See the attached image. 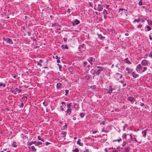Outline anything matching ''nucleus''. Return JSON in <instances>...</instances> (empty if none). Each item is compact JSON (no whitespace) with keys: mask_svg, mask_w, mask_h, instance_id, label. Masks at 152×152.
Instances as JSON below:
<instances>
[{"mask_svg":"<svg viewBox=\"0 0 152 152\" xmlns=\"http://www.w3.org/2000/svg\"><path fill=\"white\" fill-rule=\"evenodd\" d=\"M147 69V68L144 66L142 65L141 64H138L137 66L136 70L137 72H143Z\"/></svg>","mask_w":152,"mask_h":152,"instance_id":"f257e3e1","label":"nucleus"},{"mask_svg":"<svg viewBox=\"0 0 152 152\" xmlns=\"http://www.w3.org/2000/svg\"><path fill=\"white\" fill-rule=\"evenodd\" d=\"M39 65L40 66H44L45 65V64L48 63V60L43 58L42 59L39 60Z\"/></svg>","mask_w":152,"mask_h":152,"instance_id":"f03ea898","label":"nucleus"},{"mask_svg":"<svg viewBox=\"0 0 152 152\" xmlns=\"http://www.w3.org/2000/svg\"><path fill=\"white\" fill-rule=\"evenodd\" d=\"M127 99L132 104L134 103L135 104H136L137 103V102L135 99L132 97L129 96L127 98Z\"/></svg>","mask_w":152,"mask_h":152,"instance_id":"7ed1b4c3","label":"nucleus"},{"mask_svg":"<svg viewBox=\"0 0 152 152\" xmlns=\"http://www.w3.org/2000/svg\"><path fill=\"white\" fill-rule=\"evenodd\" d=\"M3 40L4 41L6 42L7 43H9V44L12 45L13 44L12 40L10 38L5 39L4 38Z\"/></svg>","mask_w":152,"mask_h":152,"instance_id":"20e7f679","label":"nucleus"},{"mask_svg":"<svg viewBox=\"0 0 152 152\" xmlns=\"http://www.w3.org/2000/svg\"><path fill=\"white\" fill-rule=\"evenodd\" d=\"M122 77V75L121 73H119L117 72L115 74V77L117 80L121 79Z\"/></svg>","mask_w":152,"mask_h":152,"instance_id":"39448f33","label":"nucleus"},{"mask_svg":"<svg viewBox=\"0 0 152 152\" xmlns=\"http://www.w3.org/2000/svg\"><path fill=\"white\" fill-rule=\"evenodd\" d=\"M21 90L19 89L18 88H15L14 90L12 91V93L14 94H16L17 93H19L21 92Z\"/></svg>","mask_w":152,"mask_h":152,"instance_id":"423d86ee","label":"nucleus"},{"mask_svg":"<svg viewBox=\"0 0 152 152\" xmlns=\"http://www.w3.org/2000/svg\"><path fill=\"white\" fill-rule=\"evenodd\" d=\"M148 61L146 60H143L141 63V64L143 66H146L148 65Z\"/></svg>","mask_w":152,"mask_h":152,"instance_id":"0eeeda50","label":"nucleus"},{"mask_svg":"<svg viewBox=\"0 0 152 152\" xmlns=\"http://www.w3.org/2000/svg\"><path fill=\"white\" fill-rule=\"evenodd\" d=\"M103 6L101 4H99L98 5L97 10L99 12L102 11V10Z\"/></svg>","mask_w":152,"mask_h":152,"instance_id":"6e6552de","label":"nucleus"},{"mask_svg":"<svg viewBox=\"0 0 152 152\" xmlns=\"http://www.w3.org/2000/svg\"><path fill=\"white\" fill-rule=\"evenodd\" d=\"M80 21L77 19L75 20L74 22H72V26H73L75 25V24L78 25L80 23Z\"/></svg>","mask_w":152,"mask_h":152,"instance_id":"1a4fd4ad","label":"nucleus"},{"mask_svg":"<svg viewBox=\"0 0 152 152\" xmlns=\"http://www.w3.org/2000/svg\"><path fill=\"white\" fill-rule=\"evenodd\" d=\"M95 59L93 57H91L88 59V62L90 63L91 65H92V62H94L95 61Z\"/></svg>","mask_w":152,"mask_h":152,"instance_id":"9d476101","label":"nucleus"},{"mask_svg":"<svg viewBox=\"0 0 152 152\" xmlns=\"http://www.w3.org/2000/svg\"><path fill=\"white\" fill-rule=\"evenodd\" d=\"M115 90V89H108V90L106 89V91H107V93L110 94L112 93L113 91Z\"/></svg>","mask_w":152,"mask_h":152,"instance_id":"9b49d317","label":"nucleus"},{"mask_svg":"<svg viewBox=\"0 0 152 152\" xmlns=\"http://www.w3.org/2000/svg\"><path fill=\"white\" fill-rule=\"evenodd\" d=\"M109 152H118V151L115 149V148H113V147L110 148L108 149Z\"/></svg>","mask_w":152,"mask_h":152,"instance_id":"f8f14e48","label":"nucleus"},{"mask_svg":"<svg viewBox=\"0 0 152 152\" xmlns=\"http://www.w3.org/2000/svg\"><path fill=\"white\" fill-rule=\"evenodd\" d=\"M131 74L132 75V77L134 78H136L138 77L139 76V75L135 73L134 72H132Z\"/></svg>","mask_w":152,"mask_h":152,"instance_id":"ddd939ff","label":"nucleus"},{"mask_svg":"<svg viewBox=\"0 0 152 152\" xmlns=\"http://www.w3.org/2000/svg\"><path fill=\"white\" fill-rule=\"evenodd\" d=\"M103 71L101 70L100 69H97L96 71H95L94 73L97 75H99Z\"/></svg>","mask_w":152,"mask_h":152,"instance_id":"4468645a","label":"nucleus"},{"mask_svg":"<svg viewBox=\"0 0 152 152\" xmlns=\"http://www.w3.org/2000/svg\"><path fill=\"white\" fill-rule=\"evenodd\" d=\"M79 49L80 51H83L85 49V47H84V45H80Z\"/></svg>","mask_w":152,"mask_h":152,"instance_id":"2eb2a0df","label":"nucleus"},{"mask_svg":"<svg viewBox=\"0 0 152 152\" xmlns=\"http://www.w3.org/2000/svg\"><path fill=\"white\" fill-rule=\"evenodd\" d=\"M72 110L71 108H67V110L65 111V112L69 115H70Z\"/></svg>","mask_w":152,"mask_h":152,"instance_id":"dca6fc26","label":"nucleus"},{"mask_svg":"<svg viewBox=\"0 0 152 152\" xmlns=\"http://www.w3.org/2000/svg\"><path fill=\"white\" fill-rule=\"evenodd\" d=\"M130 149V148L129 146L126 147L124 148V152H129V150Z\"/></svg>","mask_w":152,"mask_h":152,"instance_id":"f3484780","label":"nucleus"},{"mask_svg":"<svg viewBox=\"0 0 152 152\" xmlns=\"http://www.w3.org/2000/svg\"><path fill=\"white\" fill-rule=\"evenodd\" d=\"M142 136L145 137L146 135V130L142 131Z\"/></svg>","mask_w":152,"mask_h":152,"instance_id":"a211bd4d","label":"nucleus"},{"mask_svg":"<svg viewBox=\"0 0 152 152\" xmlns=\"http://www.w3.org/2000/svg\"><path fill=\"white\" fill-rule=\"evenodd\" d=\"M61 48H62L63 49V50H64L65 49H68V46H67V45H61Z\"/></svg>","mask_w":152,"mask_h":152,"instance_id":"6ab92c4d","label":"nucleus"},{"mask_svg":"<svg viewBox=\"0 0 152 152\" xmlns=\"http://www.w3.org/2000/svg\"><path fill=\"white\" fill-rule=\"evenodd\" d=\"M126 70L128 71V73H129L131 72H132L133 69H132L129 68L127 67L126 69Z\"/></svg>","mask_w":152,"mask_h":152,"instance_id":"aec40b11","label":"nucleus"},{"mask_svg":"<svg viewBox=\"0 0 152 152\" xmlns=\"http://www.w3.org/2000/svg\"><path fill=\"white\" fill-rule=\"evenodd\" d=\"M98 38L102 40L104 38V37L102 36L101 34H98Z\"/></svg>","mask_w":152,"mask_h":152,"instance_id":"412c9836","label":"nucleus"},{"mask_svg":"<svg viewBox=\"0 0 152 152\" xmlns=\"http://www.w3.org/2000/svg\"><path fill=\"white\" fill-rule=\"evenodd\" d=\"M61 84L60 83H58L56 84V87L57 89H59L61 88Z\"/></svg>","mask_w":152,"mask_h":152,"instance_id":"4be33fe9","label":"nucleus"},{"mask_svg":"<svg viewBox=\"0 0 152 152\" xmlns=\"http://www.w3.org/2000/svg\"><path fill=\"white\" fill-rule=\"evenodd\" d=\"M77 143L80 146H82L83 145V143L82 142H81V140L79 139L77 141Z\"/></svg>","mask_w":152,"mask_h":152,"instance_id":"5701e85b","label":"nucleus"},{"mask_svg":"<svg viewBox=\"0 0 152 152\" xmlns=\"http://www.w3.org/2000/svg\"><path fill=\"white\" fill-rule=\"evenodd\" d=\"M42 145V146H39V147H42V146H44L45 145V143H42L41 142L39 141V145Z\"/></svg>","mask_w":152,"mask_h":152,"instance_id":"b1692460","label":"nucleus"},{"mask_svg":"<svg viewBox=\"0 0 152 152\" xmlns=\"http://www.w3.org/2000/svg\"><path fill=\"white\" fill-rule=\"evenodd\" d=\"M97 69H100L101 70L103 71V72L104 71V68H102V67L98 66L97 67Z\"/></svg>","mask_w":152,"mask_h":152,"instance_id":"393cba45","label":"nucleus"},{"mask_svg":"<svg viewBox=\"0 0 152 152\" xmlns=\"http://www.w3.org/2000/svg\"><path fill=\"white\" fill-rule=\"evenodd\" d=\"M128 58H126L125 59L126 63L128 64H131V63L128 60Z\"/></svg>","mask_w":152,"mask_h":152,"instance_id":"a878e982","label":"nucleus"},{"mask_svg":"<svg viewBox=\"0 0 152 152\" xmlns=\"http://www.w3.org/2000/svg\"><path fill=\"white\" fill-rule=\"evenodd\" d=\"M16 142H13L12 146H13L14 148H16L17 147V145H16Z\"/></svg>","mask_w":152,"mask_h":152,"instance_id":"bb28decb","label":"nucleus"},{"mask_svg":"<svg viewBox=\"0 0 152 152\" xmlns=\"http://www.w3.org/2000/svg\"><path fill=\"white\" fill-rule=\"evenodd\" d=\"M71 103H69L67 104V108H71Z\"/></svg>","mask_w":152,"mask_h":152,"instance_id":"cd10ccee","label":"nucleus"},{"mask_svg":"<svg viewBox=\"0 0 152 152\" xmlns=\"http://www.w3.org/2000/svg\"><path fill=\"white\" fill-rule=\"evenodd\" d=\"M122 9H124L120 8L118 12L121 15L123 13V11Z\"/></svg>","mask_w":152,"mask_h":152,"instance_id":"c85d7f7f","label":"nucleus"},{"mask_svg":"<svg viewBox=\"0 0 152 152\" xmlns=\"http://www.w3.org/2000/svg\"><path fill=\"white\" fill-rule=\"evenodd\" d=\"M145 28H147V30H146L147 31H149L151 29V27L148 26H146Z\"/></svg>","mask_w":152,"mask_h":152,"instance_id":"c756f323","label":"nucleus"},{"mask_svg":"<svg viewBox=\"0 0 152 152\" xmlns=\"http://www.w3.org/2000/svg\"><path fill=\"white\" fill-rule=\"evenodd\" d=\"M103 14L104 15H105V14H107L108 13L107 12L106 10L104 9L103 11Z\"/></svg>","mask_w":152,"mask_h":152,"instance_id":"7c9ffc66","label":"nucleus"},{"mask_svg":"<svg viewBox=\"0 0 152 152\" xmlns=\"http://www.w3.org/2000/svg\"><path fill=\"white\" fill-rule=\"evenodd\" d=\"M123 10L124 12L126 14V16L127 15L128 12L125 9H122Z\"/></svg>","mask_w":152,"mask_h":152,"instance_id":"2f4dec72","label":"nucleus"},{"mask_svg":"<svg viewBox=\"0 0 152 152\" xmlns=\"http://www.w3.org/2000/svg\"><path fill=\"white\" fill-rule=\"evenodd\" d=\"M83 63L84 64V66H87L88 67H89L90 66L89 65H87L88 62H87L85 61L83 62Z\"/></svg>","mask_w":152,"mask_h":152,"instance_id":"473e14b6","label":"nucleus"},{"mask_svg":"<svg viewBox=\"0 0 152 152\" xmlns=\"http://www.w3.org/2000/svg\"><path fill=\"white\" fill-rule=\"evenodd\" d=\"M140 21V19L139 18H138V19H134V22H137L138 23Z\"/></svg>","mask_w":152,"mask_h":152,"instance_id":"72a5a7b5","label":"nucleus"},{"mask_svg":"<svg viewBox=\"0 0 152 152\" xmlns=\"http://www.w3.org/2000/svg\"><path fill=\"white\" fill-rule=\"evenodd\" d=\"M61 134H64V137H65L66 134V132H65V131H63V132H62Z\"/></svg>","mask_w":152,"mask_h":152,"instance_id":"f704fd0d","label":"nucleus"},{"mask_svg":"<svg viewBox=\"0 0 152 152\" xmlns=\"http://www.w3.org/2000/svg\"><path fill=\"white\" fill-rule=\"evenodd\" d=\"M57 65L59 66V70L60 71H61V68L62 67V66L58 64H57Z\"/></svg>","mask_w":152,"mask_h":152,"instance_id":"c9c22d12","label":"nucleus"},{"mask_svg":"<svg viewBox=\"0 0 152 152\" xmlns=\"http://www.w3.org/2000/svg\"><path fill=\"white\" fill-rule=\"evenodd\" d=\"M79 150L77 148H75L73 151V152H79Z\"/></svg>","mask_w":152,"mask_h":152,"instance_id":"e433bc0d","label":"nucleus"},{"mask_svg":"<svg viewBox=\"0 0 152 152\" xmlns=\"http://www.w3.org/2000/svg\"><path fill=\"white\" fill-rule=\"evenodd\" d=\"M138 4L140 6H141L142 5V0H140L138 3Z\"/></svg>","mask_w":152,"mask_h":152,"instance_id":"4c0bfd02","label":"nucleus"},{"mask_svg":"<svg viewBox=\"0 0 152 152\" xmlns=\"http://www.w3.org/2000/svg\"><path fill=\"white\" fill-rule=\"evenodd\" d=\"M135 135H134V137L133 138V140H134V141H136L137 142H138L139 143H140V142H138L137 141V139H136V138L135 137Z\"/></svg>","mask_w":152,"mask_h":152,"instance_id":"58836bf2","label":"nucleus"},{"mask_svg":"<svg viewBox=\"0 0 152 152\" xmlns=\"http://www.w3.org/2000/svg\"><path fill=\"white\" fill-rule=\"evenodd\" d=\"M121 138H120L119 139H118V140H113V141L115 142V141H117L118 142H119L120 141H121Z\"/></svg>","mask_w":152,"mask_h":152,"instance_id":"ea45409f","label":"nucleus"},{"mask_svg":"<svg viewBox=\"0 0 152 152\" xmlns=\"http://www.w3.org/2000/svg\"><path fill=\"white\" fill-rule=\"evenodd\" d=\"M38 139H39V140H41V141H42L43 142H44V139L41 138V137L39 136Z\"/></svg>","mask_w":152,"mask_h":152,"instance_id":"a19ab883","label":"nucleus"},{"mask_svg":"<svg viewBox=\"0 0 152 152\" xmlns=\"http://www.w3.org/2000/svg\"><path fill=\"white\" fill-rule=\"evenodd\" d=\"M80 117L82 118L84 117V115L83 113H80Z\"/></svg>","mask_w":152,"mask_h":152,"instance_id":"79ce46f5","label":"nucleus"},{"mask_svg":"<svg viewBox=\"0 0 152 152\" xmlns=\"http://www.w3.org/2000/svg\"><path fill=\"white\" fill-rule=\"evenodd\" d=\"M149 56L150 58H152V51L150 52L149 55Z\"/></svg>","mask_w":152,"mask_h":152,"instance_id":"37998d69","label":"nucleus"},{"mask_svg":"<svg viewBox=\"0 0 152 152\" xmlns=\"http://www.w3.org/2000/svg\"><path fill=\"white\" fill-rule=\"evenodd\" d=\"M126 134H123V135H122V137L123 138L126 139Z\"/></svg>","mask_w":152,"mask_h":152,"instance_id":"c03bdc74","label":"nucleus"},{"mask_svg":"<svg viewBox=\"0 0 152 152\" xmlns=\"http://www.w3.org/2000/svg\"><path fill=\"white\" fill-rule=\"evenodd\" d=\"M96 88V86L95 85H93L91 87V88L93 89H95Z\"/></svg>","mask_w":152,"mask_h":152,"instance_id":"a18cd8bd","label":"nucleus"},{"mask_svg":"<svg viewBox=\"0 0 152 152\" xmlns=\"http://www.w3.org/2000/svg\"><path fill=\"white\" fill-rule=\"evenodd\" d=\"M65 92H66V94L65 95H67L69 94V90H65Z\"/></svg>","mask_w":152,"mask_h":152,"instance_id":"49530a36","label":"nucleus"},{"mask_svg":"<svg viewBox=\"0 0 152 152\" xmlns=\"http://www.w3.org/2000/svg\"><path fill=\"white\" fill-rule=\"evenodd\" d=\"M23 105H24L23 103V102H22L21 103L20 105V106L19 107L20 108H22V107H23Z\"/></svg>","mask_w":152,"mask_h":152,"instance_id":"de8ad7c7","label":"nucleus"},{"mask_svg":"<svg viewBox=\"0 0 152 152\" xmlns=\"http://www.w3.org/2000/svg\"><path fill=\"white\" fill-rule=\"evenodd\" d=\"M149 37L150 40H151L152 39V33H151V34H150L149 35Z\"/></svg>","mask_w":152,"mask_h":152,"instance_id":"09e8293b","label":"nucleus"},{"mask_svg":"<svg viewBox=\"0 0 152 152\" xmlns=\"http://www.w3.org/2000/svg\"><path fill=\"white\" fill-rule=\"evenodd\" d=\"M102 132H106V133H107V132H108V131L105 130L104 128H103L102 129Z\"/></svg>","mask_w":152,"mask_h":152,"instance_id":"8fccbe9b","label":"nucleus"},{"mask_svg":"<svg viewBox=\"0 0 152 152\" xmlns=\"http://www.w3.org/2000/svg\"><path fill=\"white\" fill-rule=\"evenodd\" d=\"M31 148L32 149L34 150V151H35L36 150V149L35 148V147L34 146H32V147H31Z\"/></svg>","mask_w":152,"mask_h":152,"instance_id":"3c124183","label":"nucleus"},{"mask_svg":"<svg viewBox=\"0 0 152 152\" xmlns=\"http://www.w3.org/2000/svg\"><path fill=\"white\" fill-rule=\"evenodd\" d=\"M109 89H115L114 88L112 87V86L111 85H110L109 88Z\"/></svg>","mask_w":152,"mask_h":152,"instance_id":"603ef678","label":"nucleus"},{"mask_svg":"<svg viewBox=\"0 0 152 152\" xmlns=\"http://www.w3.org/2000/svg\"><path fill=\"white\" fill-rule=\"evenodd\" d=\"M2 86L3 87H4L5 86V85L4 84H2V83H0V86Z\"/></svg>","mask_w":152,"mask_h":152,"instance_id":"864d4df0","label":"nucleus"},{"mask_svg":"<svg viewBox=\"0 0 152 152\" xmlns=\"http://www.w3.org/2000/svg\"><path fill=\"white\" fill-rule=\"evenodd\" d=\"M142 27V25L140 24L137 26V28H141Z\"/></svg>","mask_w":152,"mask_h":152,"instance_id":"5fc2aeb1","label":"nucleus"},{"mask_svg":"<svg viewBox=\"0 0 152 152\" xmlns=\"http://www.w3.org/2000/svg\"><path fill=\"white\" fill-rule=\"evenodd\" d=\"M50 144V143L49 142H45V145H48L49 144Z\"/></svg>","mask_w":152,"mask_h":152,"instance_id":"6e6d98bb","label":"nucleus"},{"mask_svg":"<svg viewBox=\"0 0 152 152\" xmlns=\"http://www.w3.org/2000/svg\"><path fill=\"white\" fill-rule=\"evenodd\" d=\"M56 58L57 60H60V58L58 57V56H56Z\"/></svg>","mask_w":152,"mask_h":152,"instance_id":"4d7b16f0","label":"nucleus"},{"mask_svg":"<svg viewBox=\"0 0 152 152\" xmlns=\"http://www.w3.org/2000/svg\"><path fill=\"white\" fill-rule=\"evenodd\" d=\"M32 143L31 142H29L28 143V145L29 146H30L32 145Z\"/></svg>","mask_w":152,"mask_h":152,"instance_id":"13d9d810","label":"nucleus"},{"mask_svg":"<svg viewBox=\"0 0 152 152\" xmlns=\"http://www.w3.org/2000/svg\"><path fill=\"white\" fill-rule=\"evenodd\" d=\"M127 135H129V134H127ZM129 136H130V138H131V139H132V140H133V138H132V136L131 135H130V134H129Z\"/></svg>","mask_w":152,"mask_h":152,"instance_id":"bf43d9fd","label":"nucleus"},{"mask_svg":"<svg viewBox=\"0 0 152 152\" xmlns=\"http://www.w3.org/2000/svg\"><path fill=\"white\" fill-rule=\"evenodd\" d=\"M105 124V122L104 121H102L101 123L100 124V125L103 124L104 125Z\"/></svg>","mask_w":152,"mask_h":152,"instance_id":"052dcab7","label":"nucleus"},{"mask_svg":"<svg viewBox=\"0 0 152 152\" xmlns=\"http://www.w3.org/2000/svg\"><path fill=\"white\" fill-rule=\"evenodd\" d=\"M61 109L62 111H64V109L63 108V107H62V106H61Z\"/></svg>","mask_w":152,"mask_h":152,"instance_id":"680f3d73","label":"nucleus"},{"mask_svg":"<svg viewBox=\"0 0 152 152\" xmlns=\"http://www.w3.org/2000/svg\"><path fill=\"white\" fill-rule=\"evenodd\" d=\"M89 4L90 5V7H93L92 4H91V3L89 2Z\"/></svg>","mask_w":152,"mask_h":152,"instance_id":"e2e57ef3","label":"nucleus"},{"mask_svg":"<svg viewBox=\"0 0 152 152\" xmlns=\"http://www.w3.org/2000/svg\"><path fill=\"white\" fill-rule=\"evenodd\" d=\"M83 152H89V151L88 149L86 150L85 151H84Z\"/></svg>","mask_w":152,"mask_h":152,"instance_id":"0e129e2a","label":"nucleus"},{"mask_svg":"<svg viewBox=\"0 0 152 152\" xmlns=\"http://www.w3.org/2000/svg\"><path fill=\"white\" fill-rule=\"evenodd\" d=\"M67 39L66 38H63V40L64 41H66L67 40Z\"/></svg>","mask_w":152,"mask_h":152,"instance_id":"69168bd1","label":"nucleus"},{"mask_svg":"<svg viewBox=\"0 0 152 152\" xmlns=\"http://www.w3.org/2000/svg\"><path fill=\"white\" fill-rule=\"evenodd\" d=\"M144 105V104L143 103H141L140 104V106H143Z\"/></svg>","mask_w":152,"mask_h":152,"instance_id":"338daca9","label":"nucleus"},{"mask_svg":"<svg viewBox=\"0 0 152 152\" xmlns=\"http://www.w3.org/2000/svg\"><path fill=\"white\" fill-rule=\"evenodd\" d=\"M96 132H97L96 131H94L93 132V134H94L96 133Z\"/></svg>","mask_w":152,"mask_h":152,"instance_id":"774afa93","label":"nucleus"}]
</instances>
